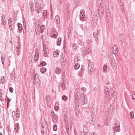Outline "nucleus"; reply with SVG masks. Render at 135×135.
<instances>
[{
    "label": "nucleus",
    "mask_w": 135,
    "mask_h": 135,
    "mask_svg": "<svg viewBox=\"0 0 135 135\" xmlns=\"http://www.w3.org/2000/svg\"><path fill=\"white\" fill-rule=\"evenodd\" d=\"M54 114H52V121L55 123H56L57 121V116L54 114V112H53Z\"/></svg>",
    "instance_id": "9d476101"
},
{
    "label": "nucleus",
    "mask_w": 135,
    "mask_h": 135,
    "mask_svg": "<svg viewBox=\"0 0 135 135\" xmlns=\"http://www.w3.org/2000/svg\"><path fill=\"white\" fill-rule=\"evenodd\" d=\"M18 27L19 30L21 31L22 30V25L21 24H18Z\"/></svg>",
    "instance_id": "e433bc0d"
},
{
    "label": "nucleus",
    "mask_w": 135,
    "mask_h": 135,
    "mask_svg": "<svg viewBox=\"0 0 135 135\" xmlns=\"http://www.w3.org/2000/svg\"><path fill=\"white\" fill-rule=\"evenodd\" d=\"M39 57V53L38 52L35 53L33 59L35 61H37Z\"/></svg>",
    "instance_id": "2eb2a0df"
},
{
    "label": "nucleus",
    "mask_w": 135,
    "mask_h": 135,
    "mask_svg": "<svg viewBox=\"0 0 135 135\" xmlns=\"http://www.w3.org/2000/svg\"><path fill=\"white\" fill-rule=\"evenodd\" d=\"M53 128L54 131H56L57 129V126L56 124L54 125L53 126Z\"/></svg>",
    "instance_id": "79ce46f5"
},
{
    "label": "nucleus",
    "mask_w": 135,
    "mask_h": 135,
    "mask_svg": "<svg viewBox=\"0 0 135 135\" xmlns=\"http://www.w3.org/2000/svg\"><path fill=\"white\" fill-rule=\"evenodd\" d=\"M95 116H93L91 120L89 121V123L91 124L94 123L95 120Z\"/></svg>",
    "instance_id": "412c9836"
},
{
    "label": "nucleus",
    "mask_w": 135,
    "mask_h": 135,
    "mask_svg": "<svg viewBox=\"0 0 135 135\" xmlns=\"http://www.w3.org/2000/svg\"><path fill=\"white\" fill-rule=\"evenodd\" d=\"M20 47H16V49H17V51H19V49H20Z\"/></svg>",
    "instance_id": "e2e57ef3"
},
{
    "label": "nucleus",
    "mask_w": 135,
    "mask_h": 135,
    "mask_svg": "<svg viewBox=\"0 0 135 135\" xmlns=\"http://www.w3.org/2000/svg\"><path fill=\"white\" fill-rule=\"evenodd\" d=\"M16 113H15V111H13L12 112V116L14 119V118L15 117V114H16V117H18V118L20 117V113H18V112L17 111H16Z\"/></svg>",
    "instance_id": "0eeeda50"
},
{
    "label": "nucleus",
    "mask_w": 135,
    "mask_h": 135,
    "mask_svg": "<svg viewBox=\"0 0 135 135\" xmlns=\"http://www.w3.org/2000/svg\"><path fill=\"white\" fill-rule=\"evenodd\" d=\"M40 71L41 73H44L46 71V69L44 68H42L40 69Z\"/></svg>",
    "instance_id": "473e14b6"
},
{
    "label": "nucleus",
    "mask_w": 135,
    "mask_h": 135,
    "mask_svg": "<svg viewBox=\"0 0 135 135\" xmlns=\"http://www.w3.org/2000/svg\"><path fill=\"white\" fill-rule=\"evenodd\" d=\"M1 61H2V64L3 65L4 64V58H3V57H2V55L1 56Z\"/></svg>",
    "instance_id": "5fc2aeb1"
},
{
    "label": "nucleus",
    "mask_w": 135,
    "mask_h": 135,
    "mask_svg": "<svg viewBox=\"0 0 135 135\" xmlns=\"http://www.w3.org/2000/svg\"><path fill=\"white\" fill-rule=\"evenodd\" d=\"M107 17H108V18L109 19V18H110V15L109 10L108 9L107 11Z\"/></svg>",
    "instance_id": "72a5a7b5"
},
{
    "label": "nucleus",
    "mask_w": 135,
    "mask_h": 135,
    "mask_svg": "<svg viewBox=\"0 0 135 135\" xmlns=\"http://www.w3.org/2000/svg\"><path fill=\"white\" fill-rule=\"evenodd\" d=\"M78 103H79V101H77V102H76L75 103V107H76V108L77 109H79V104H78Z\"/></svg>",
    "instance_id": "ea45409f"
},
{
    "label": "nucleus",
    "mask_w": 135,
    "mask_h": 135,
    "mask_svg": "<svg viewBox=\"0 0 135 135\" xmlns=\"http://www.w3.org/2000/svg\"><path fill=\"white\" fill-rule=\"evenodd\" d=\"M88 69H91L92 68H94V66L91 63H89L88 64Z\"/></svg>",
    "instance_id": "37998d69"
},
{
    "label": "nucleus",
    "mask_w": 135,
    "mask_h": 135,
    "mask_svg": "<svg viewBox=\"0 0 135 135\" xmlns=\"http://www.w3.org/2000/svg\"><path fill=\"white\" fill-rule=\"evenodd\" d=\"M9 90L11 93H12L13 91V89L12 87H10L9 88Z\"/></svg>",
    "instance_id": "6e6d98bb"
},
{
    "label": "nucleus",
    "mask_w": 135,
    "mask_h": 135,
    "mask_svg": "<svg viewBox=\"0 0 135 135\" xmlns=\"http://www.w3.org/2000/svg\"><path fill=\"white\" fill-rule=\"evenodd\" d=\"M5 16L3 15L1 17V20L0 24L4 26L6 24V21L5 20Z\"/></svg>",
    "instance_id": "1a4fd4ad"
},
{
    "label": "nucleus",
    "mask_w": 135,
    "mask_h": 135,
    "mask_svg": "<svg viewBox=\"0 0 135 135\" xmlns=\"http://www.w3.org/2000/svg\"><path fill=\"white\" fill-rule=\"evenodd\" d=\"M61 38H59L57 40V44L58 45H59L61 44Z\"/></svg>",
    "instance_id": "f704fd0d"
},
{
    "label": "nucleus",
    "mask_w": 135,
    "mask_h": 135,
    "mask_svg": "<svg viewBox=\"0 0 135 135\" xmlns=\"http://www.w3.org/2000/svg\"><path fill=\"white\" fill-rule=\"evenodd\" d=\"M2 99V94L0 93V100H1Z\"/></svg>",
    "instance_id": "bf43d9fd"
},
{
    "label": "nucleus",
    "mask_w": 135,
    "mask_h": 135,
    "mask_svg": "<svg viewBox=\"0 0 135 135\" xmlns=\"http://www.w3.org/2000/svg\"><path fill=\"white\" fill-rule=\"evenodd\" d=\"M89 70V74H90L93 73H94L95 72V71L94 70L93 68H91V69H88Z\"/></svg>",
    "instance_id": "7c9ffc66"
},
{
    "label": "nucleus",
    "mask_w": 135,
    "mask_h": 135,
    "mask_svg": "<svg viewBox=\"0 0 135 135\" xmlns=\"http://www.w3.org/2000/svg\"><path fill=\"white\" fill-rule=\"evenodd\" d=\"M100 31L99 30H97L96 31H95L93 33V35L95 38V40L98 39V35H99V31Z\"/></svg>",
    "instance_id": "9b49d317"
},
{
    "label": "nucleus",
    "mask_w": 135,
    "mask_h": 135,
    "mask_svg": "<svg viewBox=\"0 0 135 135\" xmlns=\"http://www.w3.org/2000/svg\"><path fill=\"white\" fill-rule=\"evenodd\" d=\"M91 42V40H88L87 42V43L89 44Z\"/></svg>",
    "instance_id": "680f3d73"
},
{
    "label": "nucleus",
    "mask_w": 135,
    "mask_h": 135,
    "mask_svg": "<svg viewBox=\"0 0 135 135\" xmlns=\"http://www.w3.org/2000/svg\"><path fill=\"white\" fill-rule=\"evenodd\" d=\"M78 44L81 45H82L83 44V41L81 40H79V41L78 42Z\"/></svg>",
    "instance_id": "49530a36"
},
{
    "label": "nucleus",
    "mask_w": 135,
    "mask_h": 135,
    "mask_svg": "<svg viewBox=\"0 0 135 135\" xmlns=\"http://www.w3.org/2000/svg\"><path fill=\"white\" fill-rule=\"evenodd\" d=\"M112 62H111L110 64L113 69H115L117 68V65L115 61L114 60H113V59H111Z\"/></svg>",
    "instance_id": "6e6552de"
},
{
    "label": "nucleus",
    "mask_w": 135,
    "mask_h": 135,
    "mask_svg": "<svg viewBox=\"0 0 135 135\" xmlns=\"http://www.w3.org/2000/svg\"><path fill=\"white\" fill-rule=\"evenodd\" d=\"M72 46L73 47V48L74 49H76V48H77V47H76V45L75 44H74L73 45H72Z\"/></svg>",
    "instance_id": "4d7b16f0"
},
{
    "label": "nucleus",
    "mask_w": 135,
    "mask_h": 135,
    "mask_svg": "<svg viewBox=\"0 0 135 135\" xmlns=\"http://www.w3.org/2000/svg\"><path fill=\"white\" fill-rule=\"evenodd\" d=\"M130 116L131 119H133L134 117V113L132 111L130 113Z\"/></svg>",
    "instance_id": "58836bf2"
},
{
    "label": "nucleus",
    "mask_w": 135,
    "mask_h": 135,
    "mask_svg": "<svg viewBox=\"0 0 135 135\" xmlns=\"http://www.w3.org/2000/svg\"><path fill=\"white\" fill-rule=\"evenodd\" d=\"M44 6L40 1H35V10L37 13H39L41 11Z\"/></svg>",
    "instance_id": "f03ea898"
},
{
    "label": "nucleus",
    "mask_w": 135,
    "mask_h": 135,
    "mask_svg": "<svg viewBox=\"0 0 135 135\" xmlns=\"http://www.w3.org/2000/svg\"><path fill=\"white\" fill-rule=\"evenodd\" d=\"M113 114L111 113L110 114H109L107 117V121H109V119L113 117Z\"/></svg>",
    "instance_id": "aec40b11"
},
{
    "label": "nucleus",
    "mask_w": 135,
    "mask_h": 135,
    "mask_svg": "<svg viewBox=\"0 0 135 135\" xmlns=\"http://www.w3.org/2000/svg\"><path fill=\"white\" fill-rule=\"evenodd\" d=\"M43 17L44 18H45L47 17V13L46 11L44 10L43 12Z\"/></svg>",
    "instance_id": "c756f323"
},
{
    "label": "nucleus",
    "mask_w": 135,
    "mask_h": 135,
    "mask_svg": "<svg viewBox=\"0 0 135 135\" xmlns=\"http://www.w3.org/2000/svg\"><path fill=\"white\" fill-rule=\"evenodd\" d=\"M35 84L37 88H38L40 87V80L38 78H35L34 79Z\"/></svg>",
    "instance_id": "423d86ee"
},
{
    "label": "nucleus",
    "mask_w": 135,
    "mask_h": 135,
    "mask_svg": "<svg viewBox=\"0 0 135 135\" xmlns=\"http://www.w3.org/2000/svg\"><path fill=\"white\" fill-rule=\"evenodd\" d=\"M81 90L83 91H86V89L84 88H82Z\"/></svg>",
    "instance_id": "052dcab7"
},
{
    "label": "nucleus",
    "mask_w": 135,
    "mask_h": 135,
    "mask_svg": "<svg viewBox=\"0 0 135 135\" xmlns=\"http://www.w3.org/2000/svg\"><path fill=\"white\" fill-rule=\"evenodd\" d=\"M85 51L86 54H88L91 51L90 48L89 46L87 47Z\"/></svg>",
    "instance_id": "5701e85b"
},
{
    "label": "nucleus",
    "mask_w": 135,
    "mask_h": 135,
    "mask_svg": "<svg viewBox=\"0 0 135 135\" xmlns=\"http://www.w3.org/2000/svg\"><path fill=\"white\" fill-rule=\"evenodd\" d=\"M82 27H83V29H84V30H86V27L85 26H84V28L83 27V26Z\"/></svg>",
    "instance_id": "0e129e2a"
},
{
    "label": "nucleus",
    "mask_w": 135,
    "mask_h": 135,
    "mask_svg": "<svg viewBox=\"0 0 135 135\" xmlns=\"http://www.w3.org/2000/svg\"><path fill=\"white\" fill-rule=\"evenodd\" d=\"M29 6L30 8V11L31 12H33L34 11V4L33 3H30L29 4Z\"/></svg>",
    "instance_id": "a211bd4d"
},
{
    "label": "nucleus",
    "mask_w": 135,
    "mask_h": 135,
    "mask_svg": "<svg viewBox=\"0 0 135 135\" xmlns=\"http://www.w3.org/2000/svg\"><path fill=\"white\" fill-rule=\"evenodd\" d=\"M112 129L114 132V134L117 132H119L120 131V126L119 125H117V124H115V126L112 128Z\"/></svg>",
    "instance_id": "39448f33"
},
{
    "label": "nucleus",
    "mask_w": 135,
    "mask_h": 135,
    "mask_svg": "<svg viewBox=\"0 0 135 135\" xmlns=\"http://www.w3.org/2000/svg\"><path fill=\"white\" fill-rule=\"evenodd\" d=\"M112 51L114 54H117L118 52L117 47L115 45L113 46V47Z\"/></svg>",
    "instance_id": "ddd939ff"
},
{
    "label": "nucleus",
    "mask_w": 135,
    "mask_h": 135,
    "mask_svg": "<svg viewBox=\"0 0 135 135\" xmlns=\"http://www.w3.org/2000/svg\"><path fill=\"white\" fill-rule=\"evenodd\" d=\"M79 76H80L81 75V74H80V73H79L78 74Z\"/></svg>",
    "instance_id": "774afa93"
},
{
    "label": "nucleus",
    "mask_w": 135,
    "mask_h": 135,
    "mask_svg": "<svg viewBox=\"0 0 135 135\" xmlns=\"http://www.w3.org/2000/svg\"><path fill=\"white\" fill-rule=\"evenodd\" d=\"M68 98L66 95H64L62 97V99L63 100L66 102V101L68 99Z\"/></svg>",
    "instance_id": "c85d7f7f"
},
{
    "label": "nucleus",
    "mask_w": 135,
    "mask_h": 135,
    "mask_svg": "<svg viewBox=\"0 0 135 135\" xmlns=\"http://www.w3.org/2000/svg\"><path fill=\"white\" fill-rule=\"evenodd\" d=\"M79 0H75L74 3L75 5L78 6L79 3Z\"/></svg>",
    "instance_id": "c03bdc74"
},
{
    "label": "nucleus",
    "mask_w": 135,
    "mask_h": 135,
    "mask_svg": "<svg viewBox=\"0 0 135 135\" xmlns=\"http://www.w3.org/2000/svg\"><path fill=\"white\" fill-rule=\"evenodd\" d=\"M77 56H75V59L74 60L75 61H78V60H77Z\"/></svg>",
    "instance_id": "13d9d810"
},
{
    "label": "nucleus",
    "mask_w": 135,
    "mask_h": 135,
    "mask_svg": "<svg viewBox=\"0 0 135 135\" xmlns=\"http://www.w3.org/2000/svg\"><path fill=\"white\" fill-rule=\"evenodd\" d=\"M68 111L65 110H64V113H63V115L64 117V120L65 123H66L68 122Z\"/></svg>",
    "instance_id": "20e7f679"
},
{
    "label": "nucleus",
    "mask_w": 135,
    "mask_h": 135,
    "mask_svg": "<svg viewBox=\"0 0 135 135\" xmlns=\"http://www.w3.org/2000/svg\"><path fill=\"white\" fill-rule=\"evenodd\" d=\"M46 64V63L45 62L43 61L41 63L40 65L42 66H45Z\"/></svg>",
    "instance_id": "603ef678"
},
{
    "label": "nucleus",
    "mask_w": 135,
    "mask_h": 135,
    "mask_svg": "<svg viewBox=\"0 0 135 135\" xmlns=\"http://www.w3.org/2000/svg\"><path fill=\"white\" fill-rule=\"evenodd\" d=\"M19 126L18 123H16L15 126V130H16V131H17L19 128Z\"/></svg>",
    "instance_id": "a878e982"
},
{
    "label": "nucleus",
    "mask_w": 135,
    "mask_h": 135,
    "mask_svg": "<svg viewBox=\"0 0 135 135\" xmlns=\"http://www.w3.org/2000/svg\"><path fill=\"white\" fill-rule=\"evenodd\" d=\"M85 135H90V133H89L86 132Z\"/></svg>",
    "instance_id": "338daca9"
},
{
    "label": "nucleus",
    "mask_w": 135,
    "mask_h": 135,
    "mask_svg": "<svg viewBox=\"0 0 135 135\" xmlns=\"http://www.w3.org/2000/svg\"><path fill=\"white\" fill-rule=\"evenodd\" d=\"M54 21L57 24H59L60 18L57 15L55 16Z\"/></svg>",
    "instance_id": "f8f14e48"
},
{
    "label": "nucleus",
    "mask_w": 135,
    "mask_h": 135,
    "mask_svg": "<svg viewBox=\"0 0 135 135\" xmlns=\"http://www.w3.org/2000/svg\"><path fill=\"white\" fill-rule=\"evenodd\" d=\"M81 102L83 105L85 104L87 102V99L86 95L84 93H82L81 95Z\"/></svg>",
    "instance_id": "7ed1b4c3"
},
{
    "label": "nucleus",
    "mask_w": 135,
    "mask_h": 135,
    "mask_svg": "<svg viewBox=\"0 0 135 135\" xmlns=\"http://www.w3.org/2000/svg\"><path fill=\"white\" fill-rule=\"evenodd\" d=\"M104 94H106V95L105 96V101L106 103H108L112 99V97H114L116 94V93L112 88L110 89L109 88H106L104 89Z\"/></svg>",
    "instance_id": "f257e3e1"
},
{
    "label": "nucleus",
    "mask_w": 135,
    "mask_h": 135,
    "mask_svg": "<svg viewBox=\"0 0 135 135\" xmlns=\"http://www.w3.org/2000/svg\"><path fill=\"white\" fill-rule=\"evenodd\" d=\"M60 86L61 87L62 89L63 90H64L65 89V85L63 83H62L61 84H60Z\"/></svg>",
    "instance_id": "a19ab883"
},
{
    "label": "nucleus",
    "mask_w": 135,
    "mask_h": 135,
    "mask_svg": "<svg viewBox=\"0 0 135 135\" xmlns=\"http://www.w3.org/2000/svg\"><path fill=\"white\" fill-rule=\"evenodd\" d=\"M59 108V107L58 106V104L56 103L55 105L54 106V109L55 110H57Z\"/></svg>",
    "instance_id": "a18cd8bd"
},
{
    "label": "nucleus",
    "mask_w": 135,
    "mask_h": 135,
    "mask_svg": "<svg viewBox=\"0 0 135 135\" xmlns=\"http://www.w3.org/2000/svg\"><path fill=\"white\" fill-rule=\"evenodd\" d=\"M51 35L52 37H56L57 36V33L56 32L53 31L51 33Z\"/></svg>",
    "instance_id": "bb28decb"
},
{
    "label": "nucleus",
    "mask_w": 135,
    "mask_h": 135,
    "mask_svg": "<svg viewBox=\"0 0 135 135\" xmlns=\"http://www.w3.org/2000/svg\"><path fill=\"white\" fill-rule=\"evenodd\" d=\"M91 135H97L95 133H93L91 134Z\"/></svg>",
    "instance_id": "69168bd1"
},
{
    "label": "nucleus",
    "mask_w": 135,
    "mask_h": 135,
    "mask_svg": "<svg viewBox=\"0 0 135 135\" xmlns=\"http://www.w3.org/2000/svg\"><path fill=\"white\" fill-rule=\"evenodd\" d=\"M80 19L81 21H83V19L84 17V13L82 12H81V11H80Z\"/></svg>",
    "instance_id": "6ab92c4d"
},
{
    "label": "nucleus",
    "mask_w": 135,
    "mask_h": 135,
    "mask_svg": "<svg viewBox=\"0 0 135 135\" xmlns=\"http://www.w3.org/2000/svg\"><path fill=\"white\" fill-rule=\"evenodd\" d=\"M80 67L79 64L78 63L76 64L74 66V68L75 69H78Z\"/></svg>",
    "instance_id": "c9c22d12"
},
{
    "label": "nucleus",
    "mask_w": 135,
    "mask_h": 135,
    "mask_svg": "<svg viewBox=\"0 0 135 135\" xmlns=\"http://www.w3.org/2000/svg\"><path fill=\"white\" fill-rule=\"evenodd\" d=\"M86 51L85 50H84L82 51V54L83 56H85L86 55V54H87L86 53Z\"/></svg>",
    "instance_id": "864d4df0"
},
{
    "label": "nucleus",
    "mask_w": 135,
    "mask_h": 135,
    "mask_svg": "<svg viewBox=\"0 0 135 135\" xmlns=\"http://www.w3.org/2000/svg\"><path fill=\"white\" fill-rule=\"evenodd\" d=\"M107 66L106 65H104L103 67V70L104 72H107Z\"/></svg>",
    "instance_id": "4c0bfd02"
},
{
    "label": "nucleus",
    "mask_w": 135,
    "mask_h": 135,
    "mask_svg": "<svg viewBox=\"0 0 135 135\" xmlns=\"http://www.w3.org/2000/svg\"><path fill=\"white\" fill-rule=\"evenodd\" d=\"M1 81L2 84H3L4 81V78L3 76H2L1 78Z\"/></svg>",
    "instance_id": "de8ad7c7"
},
{
    "label": "nucleus",
    "mask_w": 135,
    "mask_h": 135,
    "mask_svg": "<svg viewBox=\"0 0 135 135\" xmlns=\"http://www.w3.org/2000/svg\"><path fill=\"white\" fill-rule=\"evenodd\" d=\"M45 29V27L43 25H42L40 27V32L41 33H42L43 32V30H44Z\"/></svg>",
    "instance_id": "cd10ccee"
},
{
    "label": "nucleus",
    "mask_w": 135,
    "mask_h": 135,
    "mask_svg": "<svg viewBox=\"0 0 135 135\" xmlns=\"http://www.w3.org/2000/svg\"><path fill=\"white\" fill-rule=\"evenodd\" d=\"M61 71V69L59 68H57L55 69V73L57 74H59Z\"/></svg>",
    "instance_id": "b1692460"
},
{
    "label": "nucleus",
    "mask_w": 135,
    "mask_h": 135,
    "mask_svg": "<svg viewBox=\"0 0 135 135\" xmlns=\"http://www.w3.org/2000/svg\"><path fill=\"white\" fill-rule=\"evenodd\" d=\"M65 14L67 15V18L69 17L70 15V9H68L65 11Z\"/></svg>",
    "instance_id": "f3484780"
},
{
    "label": "nucleus",
    "mask_w": 135,
    "mask_h": 135,
    "mask_svg": "<svg viewBox=\"0 0 135 135\" xmlns=\"http://www.w3.org/2000/svg\"><path fill=\"white\" fill-rule=\"evenodd\" d=\"M46 100L47 102H49L50 100V98L49 97H47L46 98Z\"/></svg>",
    "instance_id": "8fccbe9b"
},
{
    "label": "nucleus",
    "mask_w": 135,
    "mask_h": 135,
    "mask_svg": "<svg viewBox=\"0 0 135 135\" xmlns=\"http://www.w3.org/2000/svg\"><path fill=\"white\" fill-rule=\"evenodd\" d=\"M59 51H55L53 54V55L54 56L56 57L58 56Z\"/></svg>",
    "instance_id": "2f4dec72"
},
{
    "label": "nucleus",
    "mask_w": 135,
    "mask_h": 135,
    "mask_svg": "<svg viewBox=\"0 0 135 135\" xmlns=\"http://www.w3.org/2000/svg\"><path fill=\"white\" fill-rule=\"evenodd\" d=\"M102 1L101 0H98V4L99 5H100L102 3Z\"/></svg>",
    "instance_id": "09e8293b"
},
{
    "label": "nucleus",
    "mask_w": 135,
    "mask_h": 135,
    "mask_svg": "<svg viewBox=\"0 0 135 135\" xmlns=\"http://www.w3.org/2000/svg\"><path fill=\"white\" fill-rule=\"evenodd\" d=\"M44 56H47V54L48 53V49L46 48H44Z\"/></svg>",
    "instance_id": "4be33fe9"
},
{
    "label": "nucleus",
    "mask_w": 135,
    "mask_h": 135,
    "mask_svg": "<svg viewBox=\"0 0 135 135\" xmlns=\"http://www.w3.org/2000/svg\"><path fill=\"white\" fill-rule=\"evenodd\" d=\"M101 13L102 14V15H101V16H103V12H101ZM100 15V12L98 10L97 11H96V12L94 13V16L95 17H97L99 15Z\"/></svg>",
    "instance_id": "4468645a"
},
{
    "label": "nucleus",
    "mask_w": 135,
    "mask_h": 135,
    "mask_svg": "<svg viewBox=\"0 0 135 135\" xmlns=\"http://www.w3.org/2000/svg\"><path fill=\"white\" fill-rule=\"evenodd\" d=\"M80 91L79 89H77L75 90V97L76 96H79L80 95Z\"/></svg>",
    "instance_id": "dca6fc26"
},
{
    "label": "nucleus",
    "mask_w": 135,
    "mask_h": 135,
    "mask_svg": "<svg viewBox=\"0 0 135 135\" xmlns=\"http://www.w3.org/2000/svg\"><path fill=\"white\" fill-rule=\"evenodd\" d=\"M12 19L9 18L8 20V24L9 25V28L10 30H12V28L11 27V24H12Z\"/></svg>",
    "instance_id": "393cba45"
},
{
    "label": "nucleus",
    "mask_w": 135,
    "mask_h": 135,
    "mask_svg": "<svg viewBox=\"0 0 135 135\" xmlns=\"http://www.w3.org/2000/svg\"><path fill=\"white\" fill-rule=\"evenodd\" d=\"M7 98L8 101L7 102V106L8 108V107L9 103V102L11 101V99H9L8 97H7Z\"/></svg>",
    "instance_id": "3c124183"
}]
</instances>
